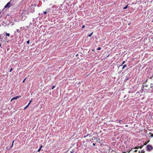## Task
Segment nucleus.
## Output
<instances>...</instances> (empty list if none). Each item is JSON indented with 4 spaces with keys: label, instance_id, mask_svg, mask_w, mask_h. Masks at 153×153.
<instances>
[{
    "label": "nucleus",
    "instance_id": "72a5a7b5",
    "mask_svg": "<svg viewBox=\"0 0 153 153\" xmlns=\"http://www.w3.org/2000/svg\"><path fill=\"white\" fill-rule=\"evenodd\" d=\"M125 126L126 127H127L128 126V125H126Z\"/></svg>",
    "mask_w": 153,
    "mask_h": 153
},
{
    "label": "nucleus",
    "instance_id": "39448f33",
    "mask_svg": "<svg viewBox=\"0 0 153 153\" xmlns=\"http://www.w3.org/2000/svg\"><path fill=\"white\" fill-rule=\"evenodd\" d=\"M13 146H10V147L7 146L6 147V148L7 150H9Z\"/></svg>",
    "mask_w": 153,
    "mask_h": 153
},
{
    "label": "nucleus",
    "instance_id": "4468645a",
    "mask_svg": "<svg viewBox=\"0 0 153 153\" xmlns=\"http://www.w3.org/2000/svg\"><path fill=\"white\" fill-rule=\"evenodd\" d=\"M118 122L120 124H122V123H121V120H118Z\"/></svg>",
    "mask_w": 153,
    "mask_h": 153
},
{
    "label": "nucleus",
    "instance_id": "9b49d317",
    "mask_svg": "<svg viewBox=\"0 0 153 153\" xmlns=\"http://www.w3.org/2000/svg\"><path fill=\"white\" fill-rule=\"evenodd\" d=\"M143 145H141L140 146H138V147H139V148H140V149H142L143 147Z\"/></svg>",
    "mask_w": 153,
    "mask_h": 153
},
{
    "label": "nucleus",
    "instance_id": "a878e982",
    "mask_svg": "<svg viewBox=\"0 0 153 153\" xmlns=\"http://www.w3.org/2000/svg\"><path fill=\"white\" fill-rule=\"evenodd\" d=\"M125 62V61H123V63H122V64L121 65H123L124 64Z\"/></svg>",
    "mask_w": 153,
    "mask_h": 153
},
{
    "label": "nucleus",
    "instance_id": "dca6fc26",
    "mask_svg": "<svg viewBox=\"0 0 153 153\" xmlns=\"http://www.w3.org/2000/svg\"><path fill=\"white\" fill-rule=\"evenodd\" d=\"M93 33V32H92L89 35H88V36H91V35H92Z\"/></svg>",
    "mask_w": 153,
    "mask_h": 153
},
{
    "label": "nucleus",
    "instance_id": "6ab92c4d",
    "mask_svg": "<svg viewBox=\"0 0 153 153\" xmlns=\"http://www.w3.org/2000/svg\"><path fill=\"white\" fill-rule=\"evenodd\" d=\"M13 68H11L10 69V70L9 72H11L12 71H13Z\"/></svg>",
    "mask_w": 153,
    "mask_h": 153
},
{
    "label": "nucleus",
    "instance_id": "ddd939ff",
    "mask_svg": "<svg viewBox=\"0 0 153 153\" xmlns=\"http://www.w3.org/2000/svg\"><path fill=\"white\" fill-rule=\"evenodd\" d=\"M29 106V105H26L25 107V108H24V110H25L26 109V108H27V107H28V106Z\"/></svg>",
    "mask_w": 153,
    "mask_h": 153
},
{
    "label": "nucleus",
    "instance_id": "b1692460",
    "mask_svg": "<svg viewBox=\"0 0 153 153\" xmlns=\"http://www.w3.org/2000/svg\"><path fill=\"white\" fill-rule=\"evenodd\" d=\"M31 101H32V100L30 101L29 102V103L28 104V105H29L31 103Z\"/></svg>",
    "mask_w": 153,
    "mask_h": 153
},
{
    "label": "nucleus",
    "instance_id": "aec40b11",
    "mask_svg": "<svg viewBox=\"0 0 153 153\" xmlns=\"http://www.w3.org/2000/svg\"><path fill=\"white\" fill-rule=\"evenodd\" d=\"M101 49V48L100 47H99L97 49V50H100Z\"/></svg>",
    "mask_w": 153,
    "mask_h": 153
},
{
    "label": "nucleus",
    "instance_id": "bb28decb",
    "mask_svg": "<svg viewBox=\"0 0 153 153\" xmlns=\"http://www.w3.org/2000/svg\"><path fill=\"white\" fill-rule=\"evenodd\" d=\"M85 27V26L84 25H83L82 27V28H84Z\"/></svg>",
    "mask_w": 153,
    "mask_h": 153
},
{
    "label": "nucleus",
    "instance_id": "c9c22d12",
    "mask_svg": "<svg viewBox=\"0 0 153 153\" xmlns=\"http://www.w3.org/2000/svg\"><path fill=\"white\" fill-rule=\"evenodd\" d=\"M1 13L0 12V13Z\"/></svg>",
    "mask_w": 153,
    "mask_h": 153
},
{
    "label": "nucleus",
    "instance_id": "4be33fe9",
    "mask_svg": "<svg viewBox=\"0 0 153 153\" xmlns=\"http://www.w3.org/2000/svg\"><path fill=\"white\" fill-rule=\"evenodd\" d=\"M55 86L53 85L52 88V89H53L55 87Z\"/></svg>",
    "mask_w": 153,
    "mask_h": 153
},
{
    "label": "nucleus",
    "instance_id": "cd10ccee",
    "mask_svg": "<svg viewBox=\"0 0 153 153\" xmlns=\"http://www.w3.org/2000/svg\"><path fill=\"white\" fill-rule=\"evenodd\" d=\"M24 13H23L22 14L21 16H23V15H24Z\"/></svg>",
    "mask_w": 153,
    "mask_h": 153
},
{
    "label": "nucleus",
    "instance_id": "f704fd0d",
    "mask_svg": "<svg viewBox=\"0 0 153 153\" xmlns=\"http://www.w3.org/2000/svg\"><path fill=\"white\" fill-rule=\"evenodd\" d=\"M127 153H130V152H128Z\"/></svg>",
    "mask_w": 153,
    "mask_h": 153
},
{
    "label": "nucleus",
    "instance_id": "f03ea898",
    "mask_svg": "<svg viewBox=\"0 0 153 153\" xmlns=\"http://www.w3.org/2000/svg\"><path fill=\"white\" fill-rule=\"evenodd\" d=\"M146 147L147 150L149 151H150L151 149L152 150L153 149L152 146L149 145H147L146 146Z\"/></svg>",
    "mask_w": 153,
    "mask_h": 153
},
{
    "label": "nucleus",
    "instance_id": "473e14b6",
    "mask_svg": "<svg viewBox=\"0 0 153 153\" xmlns=\"http://www.w3.org/2000/svg\"><path fill=\"white\" fill-rule=\"evenodd\" d=\"M71 153H74L72 151H71Z\"/></svg>",
    "mask_w": 153,
    "mask_h": 153
},
{
    "label": "nucleus",
    "instance_id": "7ed1b4c3",
    "mask_svg": "<svg viewBox=\"0 0 153 153\" xmlns=\"http://www.w3.org/2000/svg\"><path fill=\"white\" fill-rule=\"evenodd\" d=\"M10 4V2H8L5 5V6H4V8H6L7 7H10V6H9Z\"/></svg>",
    "mask_w": 153,
    "mask_h": 153
},
{
    "label": "nucleus",
    "instance_id": "1a4fd4ad",
    "mask_svg": "<svg viewBox=\"0 0 153 153\" xmlns=\"http://www.w3.org/2000/svg\"><path fill=\"white\" fill-rule=\"evenodd\" d=\"M127 66V65H124L123 68H122V69H124Z\"/></svg>",
    "mask_w": 153,
    "mask_h": 153
},
{
    "label": "nucleus",
    "instance_id": "393cba45",
    "mask_svg": "<svg viewBox=\"0 0 153 153\" xmlns=\"http://www.w3.org/2000/svg\"><path fill=\"white\" fill-rule=\"evenodd\" d=\"M139 148V147L138 146V147H137V146H136L135 148H134V149H138Z\"/></svg>",
    "mask_w": 153,
    "mask_h": 153
},
{
    "label": "nucleus",
    "instance_id": "f3484780",
    "mask_svg": "<svg viewBox=\"0 0 153 153\" xmlns=\"http://www.w3.org/2000/svg\"><path fill=\"white\" fill-rule=\"evenodd\" d=\"M43 13H44L45 14H46L47 13V11H46H46H44L43 12Z\"/></svg>",
    "mask_w": 153,
    "mask_h": 153
},
{
    "label": "nucleus",
    "instance_id": "a211bd4d",
    "mask_svg": "<svg viewBox=\"0 0 153 153\" xmlns=\"http://www.w3.org/2000/svg\"><path fill=\"white\" fill-rule=\"evenodd\" d=\"M6 36H10V34L9 33H6Z\"/></svg>",
    "mask_w": 153,
    "mask_h": 153
},
{
    "label": "nucleus",
    "instance_id": "423d86ee",
    "mask_svg": "<svg viewBox=\"0 0 153 153\" xmlns=\"http://www.w3.org/2000/svg\"><path fill=\"white\" fill-rule=\"evenodd\" d=\"M149 135H150V137L151 138L153 137V134L152 133L150 132L149 134Z\"/></svg>",
    "mask_w": 153,
    "mask_h": 153
},
{
    "label": "nucleus",
    "instance_id": "2eb2a0df",
    "mask_svg": "<svg viewBox=\"0 0 153 153\" xmlns=\"http://www.w3.org/2000/svg\"><path fill=\"white\" fill-rule=\"evenodd\" d=\"M110 153H116V152L113 151V150H112V151L111 152H110Z\"/></svg>",
    "mask_w": 153,
    "mask_h": 153
},
{
    "label": "nucleus",
    "instance_id": "6e6552de",
    "mask_svg": "<svg viewBox=\"0 0 153 153\" xmlns=\"http://www.w3.org/2000/svg\"><path fill=\"white\" fill-rule=\"evenodd\" d=\"M42 145H41V146H40V147L39 148V149H38V151H38V152H40V150H41V149L42 148Z\"/></svg>",
    "mask_w": 153,
    "mask_h": 153
},
{
    "label": "nucleus",
    "instance_id": "5701e85b",
    "mask_svg": "<svg viewBox=\"0 0 153 153\" xmlns=\"http://www.w3.org/2000/svg\"><path fill=\"white\" fill-rule=\"evenodd\" d=\"M15 141V140H14L12 142V146H13V143L14 142V141Z\"/></svg>",
    "mask_w": 153,
    "mask_h": 153
},
{
    "label": "nucleus",
    "instance_id": "0eeeda50",
    "mask_svg": "<svg viewBox=\"0 0 153 153\" xmlns=\"http://www.w3.org/2000/svg\"><path fill=\"white\" fill-rule=\"evenodd\" d=\"M145 152V151L144 150H142L141 151H139V153H144Z\"/></svg>",
    "mask_w": 153,
    "mask_h": 153
},
{
    "label": "nucleus",
    "instance_id": "20e7f679",
    "mask_svg": "<svg viewBox=\"0 0 153 153\" xmlns=\"http://www.w3.org/2000/svg\"><path fill=\"white\" fill-rule=\"evenodd\" d=\"M20 97L19 96H16L15 97H14L11 100V101H12V100H16V99H18V98H20Z\"/></svg>",
    "mask_w": 153,
    "mask_h": 153
},
{
    "label": "nucleus",
    "instance_id": "f257e3e1",
    "mask_svg": "<svg viewBox=\"0 0 153 153\" xmlns=\"http://www.w3.org/2000/svg\"><path fill=\"white\" fill-rule=\"evenodd\" d=\"M152 87H153V84H150V86L145 85L144 86L143 88H144L145 90H147L148 89H149L150 88H152Z\"/></svg>",
    "mask_w": 153,
    "mask_h": 153
},
{
    "label": "nucleus",
    "instance_id": "7c9ffc66",
    "mask_svg": "<svg viewBox=\"0 0 153 153\" xmlns=\"http://www.w3.org/2000/svg\"><path fill=\"white\" fill-rule=\"evenodd\" d=\"M137 152V150H135V151H134V152Z\"/></svg>",
    "mask_w": 153,
    "mask_h": 153
},
{
    "label": "nucleus",
    "instance_id": "c756f323",
    "mask_svg": "<svg viewBox=\"0 0 153 153\" xmlns=\"http://www.w3.org/2000/svg\"><path fill=\"white\" fill-rule=\"evenodd\" d=\"M93 145L94 146H95V143H93Z\"/></svg>",
    "mask_w": 153,
    "mask_h": 153
},
{
    "label": "nucleus",
    "instance_id": "c85d7f7f",
    "mask_svg": "<svg viewBox=\"0 0 153 153\" xmlns=\"http://www.w3.org/2000/svg\"><path fill=\"white\" fill-rule=\"evenodd\" d=\"M26 78H25V79L23 80V82H24L25 81V79Z\"/></svg>",
    "mask_w": 153,
    "mask_h": 153
},
{
    "label": "nucleus",
    "instance_id": "f8f14e48",
    "mask_svg": "<svg viewBox=\"0 0 153 153\" xmlns=\"http://www.w3.org/2000/svg\"><path fill=\"white\" fill-rule=\"evenodd\" d=\"M149 142V141L145 142V143L144 144L143 146H144L145 145H146Z\"/></svg>",
    "mask_w": 153,
    "mask_h": 153
},
{
    "label": "nucleus",
    "instance_id": "412c9836",
    "mask_svg": "<svg viewBox=\"0 0 153 153\" xmlns=\"http://www.w3.org/2000/svg\"><path fill=\"white\" fill-rule=\"evenodd\" d=\"M27 43L28 44H29L30 43V40H28L27 41Z\"/></svg>",
    "mask_w": 153,
    "mask_h": 153
},
{
    "label": "nucleus",
    "instance_id": "9d476101",
    "mask_svg": "<svg viewBox=\"0 0 153 153\" xmlns=\"http://www.w3.org/2000/svg\"><path fill=\"white\" fill-rule=\"evenodd\" d=\"M128 4L127 6H126L125 7L123 8V9H126L127 8H128Z\"/></svg>",
    "mask_w": 153,
    "mask_h": 153
},
{
    "label": "nucleus",
    "instance_id": "2f4dec72",
    "mask_svg": "<svg viewBox=\"0 0 153 153\" xmlns=\"http://www.w3.org/2000/svg\"><path fill=\"white\" fill-rule=\"evenodd\" d=\"M87 136V135H86V136H85L84 137V138H85V137H86Z\"/></svg>",
    "mask_w": 153,
    "mask_h": 153
}]
</instances>
